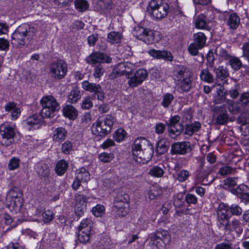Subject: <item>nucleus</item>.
Wrapping results in <instances>:
<instances>
[{"label":"nucleus","instance_id":"obj_1","mask_svg":"<svg viewBox=\"0 0 249 249\" xmlns=\"http://www.w3.org/2000/svg\"><path fill=\"white\" fill-rule=\"evenodd\" d=\"M153 154V146L146 139L141 137L135 140L132 146V155L137 162L147 163L151 160Z\"/></svg>","mask_w":249,"mask_h":249},{"label":"nucleus","instance_id":"obj_2","mask_svg":"<svg viewBox=\"0 0 249 249\" xmlns=\"http://www.w3.org/2000/svg\"><path fill=\"white\" fill-rule=\"evenodd\" d=\"M36 33L34 27L28 24H22L12 34L11 43L17 48L24 46L34 39Z\"/></svg>","mask_w":249,"mask_h":249},{"label":"nucleus","instance_id":"obj_3","mask_svg":"<svg viewBox=\"0 0 249 249\" xmlns=\"http://www.w3.org/2000/svg\"><path fill=\"white\" fill-rule=\"evenodd\" d=\"M174 80L181 92H188L192 87L193 74L186 66L179 65L174 72Z\"/></svg>","mask_w":249,"mask_h":249},{"label":"nucleus","instance_id":"obj_4","mask_svg":"<svg viewBox=\"0 0 249 249\" xmlns=\"http://www.w3.org/2000/svg\"><path fill=\"white\" fill-rule=\"evenodd\" d=\"M116 121L115 117L110 114L100 117L91 126V131L95 135L105 136L111 131Z\"/></svg>","mask_w":249,"mask_h":249},{"label":"nucleus","instance_id":"obj_5","mask_svg":"<svg viewBox=\"0 0 249 249\" xmlns=\"http://www.w3.org/2000/svg\"><path fill=\"white\" fill-rule=\"evenodd\" d=\"M169 8V5L164 0H151L147 7V11L153 18L160 19L166 17Z\"/></svg>","mask_w":249,"mask_h":249},{"label":"nucleus","instance_id":"obj_6","mask_svg":"<svg viewBox=\"0 0 249 249\" xmlns=\"http://www.w3.org/2000/svg\"><path fill=\"white\" fill-rule=\"evenodd\" d=\"M40 103L42 107L40 114L44 118L53 117L55 112L60 108L56 100L52 96L43 97Z\"/></svg>","mask_w":249,"mask_h":249},{"label":"nucleus","instance_id":"obj_7","mask_svg":"<svg viewBox=\"0 0 249 249\" xmlns=\"http://www.w3.org/2000/svg\"><path fill=\"white\" fill-rule=\"evenodd\" d=\"M49 71L51 76L54 79L61 80L67 74L68 65L63 60H56L49 65Z\"/></svg>","mask_w":249,"mask_h":249},{"label":"nucleus","instance_id":"obj_8","mask_svg":"<svg viewBox=\"0 0 249 249\" xmlns=\"http://www.w3.org/2000/svg\"><path fill=\"white\" fill-rule=\"evenodd\" d=\"M133 34L138 39L148 44L158 42L160 39L158 32L141 26L135 28Z\"/></svg>","mask_w":249,"mask_h":249},{"label":"nucleus","instance_id":"obj_9","mask_svg":"<svg viewBox=\"0 0 249 249\" xmlns=\"http://www.w3.org/2000/svg\"><path fill=\"white\" fill-rule=\"evenodd\" d=\"M180 120V116L175 115L171 117L166 123L168 127V131L169 135L172 138H175L179 135L184 129L183 124L179 123Z\"/></svg>","mask_w":249,"mask_h":249},{"label":"nucleus","instance_id":"obj_10","mask_svg":"<svg viewBox=\"0 0 249 249\" xmlns=\"http://www.w3.org/2000/svg\"><path fill=\"white\" fill-rule=\"evenodd\" d=\"M214 15L212 14L210 15H209L208 13L206 15L204 14H200L196 18L195 21L196 27L199 29L210 30L214 23Z\"/></svg>","mask_w":249,"mask_h":249},{"label":"nucleus","instance_id":"obj_11","mask_svg":"<svg viewBox=\"0 0 249 249\" xmlns=\"http://www.w3.org/2000/svg\"><path fill=\"white\" fill-rule=\"evenodd\" d=\"M83 89L90 92L94 93L93 98H96L101 101H103L105 97V93L100 84L94 83H90L88 81H84L82 83Z\"/></svg>","mask_w":249,"mask_h":249},{"label":"nucleus","instance_id":"obj_12","mask_svg":"<svg viewBox=\"0 0 249 249\" xmlns=\"http://www.w3.org/2000/svg\"><path fill=\"white\" fill-rule=\"evenodd\" d=\"M0 142L5 146L10 145L15 136L14 128L8 124H3L0 126Z\"/></svg>","mask_w":249,"mask_h":249},{"label":"nucleus","instance_id":"obj_13","mask_svg":"<svg viewBox=\"0 0 249 249\" xmlns=\"http://www.w3.org/2000/svg\"><path fill=\"white\" fill-rule=\"evenodd\" d=\"M230 206L224 203H220L216 209L217 223L220 228L222 226L225 225L228 220H230Z\"/></svg>","mask_w":249,"mask_h":249},{"label":"nucleus","instance_id":"obj_14","mask_svg":"<svg viewBox=\"0 0 249 249\" xmlns=\"http://www.w3.org/2000/svg\"><path fill=\"white\" fill-rule=\"evenodd\" d=\"M212 111L213 112V119L216 124L223 125L228 122L229 117L224 105L213 107Z\"/></svg>","mask_w":249,"mask_h":249},{"label":"nucleus","instance_id":"obj_15","mask_svg":"<svg viewBox=\"0 0 249 249\" xmlns=\"http://www.w3.org/2000/svg\"><path fill=\"white\" fill-rule=\"evenodd\" d=\"M112 59L107 54L98 52H93L86 58V62L89 65H95L99 63H110Z\"/></svg>","mask_w":249,"mask_h":249},{"label":"nucleus","instance_id":"obj_16","mask_svg":"<svg viewBox=\"0 0 249 249\" xmlns=\"http://www.w3.org/2000/svg\"><path fill=\"white\" fill-rule=\"evenodd\" d=\"M148 76L147 71L143 69L137 70L133 76H130L127 83L130 87H136L141 84Z\"/></svg>","mask_w":249,"mask_h":249},{"label":"nucleus","instance_id":"obj_17","mask_svg":"<svg viewBox=\"0 0 249 249\" xmlns=\"http://www.w3.org/2000/svg\"><path fill=\"white\" fill-rule=\"evenodd\" d=\"M205 162L202 161L200 165V170L197 174V178L198 181L203 185H207L210 184L212 182V180H208V176L213 170L212 166L206 167L204 169Z\"/></svg>","mask_w":249,"mask_h":249},{"label":"nucleus","instance_id":"obj_18","mask_svg":"<svg viewBox=\"0 0 249 249\" xmlns=\"http://www.w3.org/2000/svg\"><path fill=\"white\" fill-rule=\"evenodd\" d=\"M192 150L190 142H175L171 145L172 154L184 155Z\"/></svg>","mask_w":249,"mask_h":249},{"label":"nucleus","instance_id":"obj_19","mask_svg":"<svg viewBox=\"0 0 249 249\" xmlns=\"http://www.w3.org/2000/svg\"><path fill=\"white\" fill-rule=\"evenodd\" d=\"M231 193L245 203L249 202V188L247 185L240 184L235 189H232Z\"/></svg>","mask_w":249,"mask_h":249},{"label":"nucleus","instance_id":"obj_20","mask_svg":"<svg viewBox=\"0 0 249 249\" xmlns=\"http://www.w3.org/2000/svg\"><path fill=\"white\" fill-rule=\"evenodd\" d=\"M4 108L9 113V116L12 120H16L20 115V109L14 102L8 103L5 105Z\"/></svg>","mask_w":249,"mask_h":249},{"label":"nucleus","instance_id":"obj_21","mask_svg":"<svg viewBox=\"0 0 249 249\" xmlns=\"http://www.w3.org/2000/svg\"><path fill=\"white\" fill-rule=\"evenodd\" d=\"M42 116L39 115L34 114L24 121L23 124L24 126H27L28 129L30 130L33 127L35 128L36 126L39 125L42 122Z\"/></svg>","mask_w":249,"mask_h":249},{"label":"nucleus","instance_id":"obj_22","mask_svg":"<svg viewBox=\"0 0 249 249\" xmlns=\"http://www.w3.org/2000/svg\"><path fill=\"white\" fill-rule=\"evenodd\" d=\"M240 226L241 223L240 221L237 219H233L231 221L228 220L227 223H226L224 226H222L220 228L223 229L226 231H234L236 232H239L242 231Z\"/></svg>","mask_w":249,"mask_h":249},{"label":"nucleus","instance_id":"obj_23","mask_svg":"<svg viewBox=\"0 0 249 249\" xmlns=\"http://www.w3.org/2000/svg\"><path fill=\"white\" fill-rule=\"evenodd\" d=\"M240 23V18L235 13L230 14L227 19L226 25L230 29L235 30L237 29Z\"/></svg>","mask_w":249,"mask_h":249},{"label":"nucleus","instance_id":"obj_24","mask_svg":"<svg viewBox=\"0 0 249 249\" xmlns=\"http://www.w3.org/2000/svg\"><path fill=\"white\" fill-rule=\"evenodd\" d=\"M112 212L118 216H124L128 212V203L114 204Z\"/></svg>","mask_w":249,"mask_h":249},{"label":"nucleus","instance_id":"obj_25","mask_svg":"<svg viewBox=\"0 0 249 249\" xmlns=\"http://www.w3.org/2000/svg\"><path fill=\"white\" fill-rule=\"evenodd\" d=\"M213 71L215 74V79L217 81H223L229 76L228 69L223 66L214 67Z\"/></svg>","mask_w":249,"mask_h":249},{"label":"nucleus","instance_id":"obj_26","mask_svg":"<svg viewBox=\"0 0 249 249\" xmlns=\"http://www.w3.org/2000/svg\"><path fill=\"white\" fill-rule=\"evenodd\" d=\"M67 132L63 127H58L53 131V140L55 142H61L64 141L67 136Z\"/></svg>","mask_w":249,"mask_h":249},{"label":"nucleus","instance_id":"obj_27","mask_svg":"<svg viewBox=\"0 0 249 249\" xmlns=\"http://www.w3.org/2000/svg\"><path fill=\"white\" fill-rule=\"evenodd\" d=\"M37 174L41 177H47L50 175V169L47 164L44 163H37L35 166Z\"/></svg>","mask_w":249,"mask_h":249},{"label":"nucleus","instance_id":"obj_28","mask_svg":"<svg viewBox=\"0 0 249 249\" xmlns=\"http://www.w3.org/2000/svg\"><path fill=\"white\" fill-rule=\"evenodd\" d=\"M76 179L82 182H87L90 178L89 172L85 168H81L75 173Z\"/></svg>","mask_w":249,"mask_h":249},{"label":"nucleus","instance_id":"obj_29","mask_svg":"<svg viewBox=\"0 0 249 249\" xmlns=\"http://www.w3.org/2000/svg\"><path fill=\"white\" fill-rule=\"evenodd\" d=\"M200 127L201 124L199 122H195L191 124H187L185 128L184 134L191 136L195 132L198 131Z\"/></svg>","mask_w":249,"mask_h":249},{"label":"nucleus","instance_id":"obj_30","mask_svg":"<svg viewBox=\"0 0 249 249\" xmlns=\"http://www.w3.org/2000/svg\"><path fill=\"white\" fill-rule=\"evenodd\" d=\"M63 114L66 117L71 120H74L77 116V111L71 105H66L63 109Z\"/></svg>","mask_w":249,"mask_h":249},{"label":"nucleus","instance_id":"obj_31","mask_svg":"<svg viewBox=\"0 0 249 249\" xmlns=\"http://www.w3.org/2000/svg\"><path fill=\"white\" fill-rule=\"evenodd\" d=\"M194 42L198 45L200 48H203L206 44V36L202 32H198L194 35Z\"/></svg>","mask_w":249,"mask_h":249},{"label":"nucleus","instance_id":"obj_32","mask_svg":"<svg viewBox=\"0 0 249 249\" xmlns=\"http://www.w3.org/2000/svg\"><path fill=\"white\" fill-rule=\"evenodd\" d=\"M238 178L235 177H229L223 181V186L225 189L231 190L235 189L234 188L237 185Z\"/></svg>","mask_w":249,"mask_h":249},{"label":"nucleus","instance_id":"obj_33","mask_svg":"<svg viewBox=\"0 0 249 249\" xmlns=\"http://www.w3.org/2000/svg\"><path fill=\"white\" fill-rule=\"evenodd\" d=\"M10 203L9 207L11 211H13L16 213L19 212L22 206L23 200L22 197L10 199Z\"/></svg>","mask_w":249,"mask_h":249},{"label":"nucleus","instance_id":"obj_34","mask_svg":"<svg viewBox=\"0 0 249 249\" xmlns=\"http://www.w3.org/2000/svg\"><path fill=\"white\" fill-rule=\"evenodd\" d=\"M10 203L9 207L11 211H13L16 213L19 212L22 206L23 200L22 197L10 199Z\"/></svg>","mask_w":249,"mask_h":249},{"label":"nucleus","instance_id":"obj_35","mask_svg":"<svg viewBox=\"0 0 249 249\" xmlns=\"http://www.w3.org/2000/svg\"><path fill=\"white\" fill-rule=\"evenodd\" d=\"M157 237L161 239L164 244H169L171 241V237L168 231L163 230H159L154 233Z\"/></svg>","mask_w":249,"mask_h":249},{"label":"nucleus","instance_id":"obj_36","mask_svg":"<svg viewBox=\"0 0 249 249\" xmlns=\"http://www.w3.org/2000/svg\"><path fill=\"white\" fill-rule=\"evenodd\" d=\"M80 93V90L78 88L76 87H73L68 95L69 102L72 104L77 102L81 97Z\"/></svg>","mask_w":249,"mask_h":249},{"label":"nucleus","instance_id":"obj_37","mask_svg":"<svg viewBox=\"0 0 249 249\" xmlns=\"http://www.w3.org/2000/svg\"><path fill=\"white\" fill-rule=\"evenodd\" d=\"M200 78L201 80L208 83H213L214 80L213 74L210 72L208 69H203L201 71Z\"/></svg>","mask_w":249,"mask_h":249},{"label":"nucleus","instance_id":"obj_38","mask_svg":"<svg viewBox=\"0 0 249 249\" xmlns=\"http://www.w3.org/2000/svg\"><path fill=\"white\" fill-rule=\"evenodd\" d=\"M169 147V143L164 140H160L157 144L156 152L161 155L168 151Z\"/></svg>","mask_w":249,"mask_h":249},{"label":"nucleus","instance_id":"obj_39","mask_svg":"<svg viewBox=\"0 0 249 249\" xmlns=\"http://www.w3.org/2000/svg\"><path fill=\"white\" fill-rule=\"evenodd\" d=\"M119 67H120L121 71H122V73H123L124 75H125L126 79H129L130 76L132 75V68H130L132 65L129 63H120L118 64Z\"/></svg>","mask_w":249,"mask_h":249},{"label":"nucleus","instance_id":"obj_40","mask_svg":"<svg viewBox=\"0 0 249 249\" xmlns=\"http://www.w3.org/2000/svg\"><path fill=\"white\" fill-rule=\"evenodd\" d=\"M228 64L231 67L234 71L239 70L242 67V63L239 58L234 56H231L228 60Z\"/></svg>","mask_w":249,"mask_h":249},{"label":"nucleus","instance_id":"obj_41","mask_svg":"<svg viewBox=\"0 0 249 249\" xmlns=\"http://www.w3.org/2000/svg\"><path fill=\"white\" fill-rule=\"evenodd\" d=\"M68 168V163L62 160L57 162L55 167V172L58 175L61 176L66 171Z\"/></svg>","mask_w":249,"mask_h":249},{"label":"nucleus","instance_id":"obj_42","mask_svg":"<svg viewBox=\"0 0 249 249\" xmlns=\"http://www.w3.org/2000/svg\"><path fill=\"white\" fill-rule=\"evenodd\" d=\"M93 223L90 218H87L82 220L78 227V231H91Z\"/></svg>","mask_w":249,"mask_h":249},{"label":"nucleus","instance_id":"obj_43","mask_svg":"<svg viewBox=\"0 0 249 249\" xmlns=\"http://www.w3.org/2000/svg\"><path fill=\"white\" fill-rule=\"evenodd\" d=\"M152 247L153 249H164L167 244H164L161 239L157 237L154 234L151 236Z\"/></svg>","mask_w":249,"mask_h":249},{"label":"nucleus","instance_id":"obj_44","mask_svg":"<svg viewBox=\"0 0 249 249\" xmlns=\"http://www.w3.org/2000/svg\"><path fill=\"white\" fill-rule=\"evenodd\" d=\"M129 200L128 195L124 192H119L115 198L114 204L128 203Z\"/></svg>","mask_w":249,"mask_h":249},{"label":"nucleus","instance_id":"obj_45","mask_svg":"<svg viewBox=\"0 0 249 249\" xmlns=\"http://www.w3.org/2000/svg\"><path fill=\"white\" fill-rule=\"evenodd\" d=\"M174 96L170 93H166L163 95L162 101L160 103L161 105L164 108H168L172 104Z\"/></svg>","mask_w":249,"mask_h":249},{"label":"nucleus","instance_id":"obj_46","mask_svg":"<svg viewBox=\"0 0 249 249\" xmlns=\"http://www.w3.org/2000/svg\"><path fill=\"white\" fill-rule=\"evenodd\" d=\"M227 104L229 111L231 112L236 114L240 109V104L237 102L229 99L227 101Z\"/></svg>","mask_w":249,"mask_h":249},{"label":"nucleus","instance_id":"obj_47","mask_svg":"<svg viewBox=\"0 0 249 249\" xmlns=\"http://www.w3.org/2000/svg\"><path fill=\"white\" fill-rule=\"evenodd\" d=\"M74 5L76 9L80 12L85 11L89 7V4L86 0H75Z\"/></svg>","mask_w":249,"mask_h":249},{"label":"nucleus","instance_id":"obj_48","mask_svg":"<svg viewBox=\"0 0 249 249\" xmlns=\"http://www.w3.org/2000/svg\"><path fill=\"white\" fill-rule=\"evenodd\" d=\"M121 38V35L117 32L112 31L107 35V41L112 44L117 43L120 42Z\"/></svg>","mask_w":249,"mask_h":249},{"label":"nucleus","instance_id":"obj_49","mask_svg":"<svg viewBox=\"0 0 249 249\" xmlns=\"http://www.w3.org/2000/svg\"><path fill=\"white\" fill-rule=\"evenodd\" d=\"M126 134V132L124 129L120 128L115 131L113 134V138L116 142H120L124 140Z\"/></svg>","mask_w":249,"mask_h":249},{"label":"nucleus","instance_id":"obj_50","mask_svg":"<svg viewBox=\"0 0 249 249\" xmlns=\"http://www.w3.org/2000/svg\"><path fill=\"white\" fill-rule=\"evenodd\" d=\"M190 176V172L187 170H182L177 173L175 179L180 182L187 180Z\"/></svg>","mask_w":249,"mask_h":249},{"label":"nucleus","instance_id":"obj_51","mask_svg":"<svg viewBox=\"0 0 249 249\" xmlns=\"http://www.w3.org/2000/svg\"><path fill=\"white\" fill-rule=\"evenodd\" d=\"M91 231L86 232V231H78V240L82 243H88L90 238Z\"/></svg>","mask_w":249,"mask_h":249},{"label":"nucleus","instance_id":"obj_52","mask_svg":"<svg viewBox=\"0 0 249 249\" xmlns=\"http://www.w3.org/2000/svg\"><path fill=\"white\" fill-rule=\"evenodd\" d=\"M164 171L161 167L155 166L152 167L149 171L148 174L152 176L160 178L164 174Z\"/></svg>","mask_w":249,"mask_h":249},{"label":"nucleus","instance_id":"obj_53","mask_svg":"<svg viewBox=\"0 0 249 249\" xmlns=\"http://www.w3.org/2000/svg\"><path fill=\"white\" fill-rule=\"evenodd\" d=\"M215 53L222 61L228 60L231 56L228 53L225 49L222 48H217L215 50Z\"/></svg>","mask_w":249,"mask_h":249},{"label":"nucleus","instance_id":"obj_54","mask_svg":"<svg viewBox=\"0 0 249 249\" xmlns=\"http://www.w3.org/2000/svg\"><path fill=\"white\" fill-rule=\"evenodd\" d=\"M42 221L44 223H49L54 219V214L51 210H45L42 213Z\"/></svg>","mask_w":249,"mask_h":249},{"label":"nucleus","instance_id":"obj_55","mask_svg":"<svg viewBox=\"0 0 249 249\" xmlns=\"http://www.w3.org/2000/svg\"><path fill=\"white\" fill-rule=\"evenodd\" d=\"M148 223L149 221L147 216L145 214H143L139 218L137 225L139 229L144 230L147 228Z\"/></svg>","mask_w":249,"mask_h":249},{"label":"nucleus","instance_id":"obj_56","mask_svg":"<svg viewBox=\"0 0 249 249\" xmlns=\"http://www.w3.org/2000/svg\"><path fill=\"white\" fill-rule=\"evenodd\" d=\"M184 194L182 193H178L174 196V205L176 207H182L184 204Z\"/></svg>","mask_w":249,"mask_h":249},{"label":"nucleus","instance_id":"obj_57","mask_svg":"<svg viewBox=\"0 0 249 249\" xmlns=\"http://www.w3.org/2000/svg\"><path fill=\"white\" fill-rule=\"evenodd\" d=\"M21 197H22L21 191L19 188L15 187L9 191L7 199H14Z\"/></svg>","mask_w":249,"mask_h":249},{"label":"nucleus","instance_id":"obj_58","mask_svg":"<svg viewBox=\"0 0 249 249\" xmlns=\"http://www.w3.org/2000/svg\"><path fill=\"white\" fill-rule=\"evenodd\" d=\"M235 169L229 165H225L221 167L218 171V173L222 176H227L234 173Z\"/></svg>","mask_w":249,"mask_h":249},{"label":"nucleus","instance_id":"obj_59","mask_svg":"<svg viewBox=\"0 0 249 249\" xmlns=\"http://www.w3.org/2000/svg\"><path fill=\"white\" fill-rule=\"evenodd\" d=\"M105 211V207L100 204L94 207L92 209V213L97 217H101L104 213Z\"/></svg>","mask_w":249,"mask_h":249},{"label":"nucleus","instance_id":"obj_60","mask_svg":"<svg viewBox=\"0 0 249 249\" xmlns=\"http://www.w3.org/2000/svg\"><path fill=\"white\" fill-rule=\"evenodd\" d=\"M239 102L243 107L249 106V91L244 92L241 94Z\"/></svg>","mask_w":249,"mask_h":249},{"label":"nucleus","instance_id":"obj_61","mask_svg":"<svg viewBox=\"0 0 249 249\" xmlns=\"http://www.w3.org/2000/svg\"><path fill=\"white\" fill-rule=\"evenodd\" d=\"M73 149V145L71 142L67 141L62 144L61 151L65 154H70Z\"/></svg>","mask_w":249,"mask_h":249},{"label":"nucleus","instance_id":"obj_62","mask_svg":"<svg viewBox=\"0 0 249 249\" xmlns=\"http://www.w3.org/2000/svg\"><path fill=\"white\" fill-rule=\"evenodd\" d=\"M20 163V160L17 158L14 157L9 161L8 167L10 170H14L18 168Z\"/></svg>","mask_w":249,"mask_h":249},{"label":"nucleus","instance_id":"obj_63","mask_svg":"<svg viewBox=\"0 0 249 249\" xmlns=\"http://www.w3.org/2000/svg\"><path fill=\"white\" fill-rule=\"evenodd\" d=\"M230 213L231 215L239 216L242 213V209L237 204H232L230 206Z\"/></svg>","mask_w":249,"mask_h":249},{"label":"nucleus","instance_id":"obj_64","mask_svg":"<svg viewBox=\"0 0 249 249\" xmlns=\"http://www.w3.org/2000/svg\"><path fill=\"white\" fill-rule=\"evenodd\" d=\"M201 49L202 48L193 42L189 45L188 51L191 55L196 56L198 54V50Z\"/></svg>","mask_w":249,"mask_h":249}]
</instances>
